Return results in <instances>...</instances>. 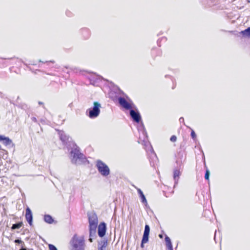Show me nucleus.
<instances>
[{
	"label": "nucleus",
	"mask_w": 250,
	"mask_h": 250,
	"mask_svg": "<svg viewBox=\"0 0 250 250\" xmlns=\"http://www.w3.org/2000/svg\"><path fill=\"white\" fill-rule=\"evenodd\" d=\"M109 95L112 100H118L120 105L126 110H130L135 106L132 101L128 102L125 99L126 95L116 85L109 92Z\"/></svg>",
	"instance_id": "f257e3e1"
},
{
	"label": "nucleus",
	"mask_w": 250,
	"mask_h": 250,
	"mask_svg": "<svg viewBox=\"0 0 250 250\" xmlns=\"http://www.w3.org/2000/svg\"><path fill=\"white\" fill-rule=\"evenodd\" d=\"M67 148L69 151V158L72 164L80 165L87 161L86 157L81 152L79 147L75 143H70Z\"/></svg>",
	"instance_id": "f03ea898"
},
{
	"label": "nucleus",
	"mask_w": 250,
	"mask_h": 250,
	"mask_svg": "<svg viewBox=\"0 0 250 250\" xmlns=\"http://www.w3.org/2000/svg\"><path fill=\"white\" fill-rule=\"evenodd\" d=\"M185 160V156L184 152H179L176 156V166L173 169V178L174 181L173 188H175L178 185L180 176L181 175L183 168V163Z\"/></svg>",
	"instance_id": "7ed1b4c3"
},
{
	"label": "nucleus",
	"mask_w": 250,
	"mask_h": 250,
	"mask_svg": "<svg viewBox=\"0 0 250 250\" xmlns=\"http://www.w3.org/2000/svg\"><path fill=\"white\" fill-rule=\"evenodd\" d=\"M71 250H84L85 247L84 239L83 236H79L75 234L70 241Z\"/></svg>",
	"instance_id": "20e7f679"
},
{
	"label": "nucleus",
	"mask_w": 250,
	"mask_h": 250,
	"mask_svg": "<svg viewBox=\"0 0 250 250\" xmlns=\"http://www.w3.org/2000/svg\"><path fill=\"white\" fill-rule=\"evenodd\" d=\"M101 108V104L99 102H94L93 106L86 110L85 114L90 119H95L99 116Z\"/></svg>",
	"instance_id": "39448f33"
},
{
	"label": "nucleus",
	"mask_w": 250,
	"mask_h": 250,
	"mask_svg": "<svg viewBox=\"0 0 250 250\" xmlns=\"http://www.w3.org/2000/svg\"><path fill=\"white\" fill-rule=\"evenodd\" d=\"M140 122L141 124L137 126V129L139 133L138 142L144 146H147L149 145L147 133L143 123L142 122Z\"/></svg>",
	"instance_id": "423d86ee"
},
{
	"label": "nucleus",
	"mask_w": 250,
	"mask_h": 250,
	"mask_svg": "<svg viewBox=\"0 0 250 250\" xmlns=\"http://www.w3.org/2000/svg\"><path fill=\"white\" fill-rule=\"evenodd\" d=\"M90 84L95 86H99L102 83L103 81H106L107 83L108 86L110 88V91L113 88V86H115L114 83L107 80H104L100 76L97 75L95 74H90L88 77Z\"/></svg>",
	"instance_id": "0eeeda50"
},
{
	"label": "nucleus",
	"mask_w": 250,
	"mask_h": 250,
	"mask_svg": "<svg viewBox=\"0 0 250 250\" xmlns=\"http://www.w3.org/2000/svg\"><path fill=\"white\" fill-rule=\"evenodd\" d=\"M96 167L99 172L104 177H106L110 174V169L105 163L98 160L96 162Z\"/></svg>",
	"instance_id": "6e6552de"
},
{
	"label": "nucleus",
	"mask_w": 250,
	"mask_h": 250,
	"mask_svg": "<svg viewBox=\"0 0 250 250\" xmlns=\"http://www.w3.org/2000/svg\"><path fill=\"white\" fill-rule=\"evenodd\" d=\"M146 147H148L147 149V148H146V151H150V154L149 156V161H150V164L152 167H155V165H156V163L158 161V159L157 157V156L156 154L154 153L152 146H150V143H149V145L147 146H145Z\"/></svg>",
	"instance_id": "1a4fd4ad"
},
{
	"label": "nucleus",
	"mask_w": 250,
	"mask_h": 250,
	"mask_svg": "<svg viewBox=\"0 0 250 250\" xmlns=\"http://www.w3.org/2000/svg\"><path fill=\"white\" fill-rule=\"evenodd\" d=\"M129 114L133 122L137 123L141 122V116L135 106L129 110Z\"/></svg>",
	"instance_id": "9d476101"
},
{
	"label": "nucleus",
	"mask_w": 250,
	"mask_h": 250,
	"mask_svg": "<svg viewBox=\"0 0 250 250\" xmlns=\"http://www.w3.org/2000/svg\"><path fill=\"white\" fill-rule=\"evenodd\" d=\"M0 142H2L3 145L8 147H14L15 144L13 143L11 139L8 137L0 135Z\"/></svg>",
	"instance_id": "9b49d317"
},
{
	"label": "nucleus",
	"mask_w": 250,
	"mask_h": 250,
	"mask_svg": "<svg viewBox=\"0 0 250 250\" xmlns=\"http://www.w3.org/2000/svg\"><path fill=\"white\" fill-rule=\"evenodd\" d=\"M17 60L19 62H20V60L14 58H0V67H5L7 66L8 65L11 64V62L12 61Z\"/></svg>",
	"instance_id": "f8f14e48"
},
{
	"label": "nucleus",
	"mask_w": 250,
	"mask_h": 250,
	"mask_svg": "<svg viewBox=\"0 0 250 250\" xmlns=\"http://www.w3.org/2000/svg\"><path fill=\"white\" fill-rule=\"evenodd\" d=\"M59 135L60 140L62 141L63 145H65L66 147L68 146V145L70 143H74L69 140V137L67 136L66 134L63 131H59Z\"/></svg>",
	"instance_id": "ddd939ff"
},
{
	"label": "nucleus",
	"mask_w": 250,
	"mask_h": 250,
	"mask_svg": "<svg viewBox=\"0 0 250 250\" xmlns=\"http://www.w3.org/2000/svg\"><path fill=\"white\" fill-rule=\"evenodd\" d=\"M106 225L104 222L101 223L98 227V234L99 237H104L106 233Z\"/></svg>",
	"instance_id": "4468645a"
},
{
	"label": "nucleus",
	"mask_w": 250,
	"mask_h": 250,
	"mask_svg": "<svg viewBox=\"0 0 250 250\" xmlns=\"http://www.w3.org/2000/svg\"><path fill=\"white\" fill-rule=\"evenodd\" d=\"M79 33L84 40L88 39L91 36V32L90 30L86 27L81 28L79 30Z\"/></svg>",
	"instance_id": "2eb2a0df"
},
{
	"label": "nucleus",
	"mask_w": 250,
	"mask_h": 250,
	"mask_svg": "<svg viewBox=\"0 0 250 250\" xmlns=\"http://www.w3.org/2000/svg\"><path fill=\"white\" fill-rule=\"evenodd\" d=\"M25 218L30 226L33 224V216L31 209L27 207L26 209Z\"/></svg>",
	"instance_id": "dca6fc26"
},
{
	"label": "nucleus",
	"mask_w": 250,
	"mask_h": 250,
	"mask_svg": "<svg viewBox=\"0 0 250 250\" xmlns=\"http://www.w3.org/2000/svg\"><path fill=\"white\" fill-rule=\"evenodd\" d=\"M88 222L89 224H97L98 225V220L96 213H90L88 214Z\"/></svg>",
	"instance_id": "f3484780"
},
{
	"label": "nucleus",
	"mask_w": 250,
	"mask_h": 250,
	"mask_svg": "<svg viewBox=\"0 0 250 250\" xmlns=\"http://www.w3.org/2000/svg\"><path fill=\"white\" fill-rule=\"evenodd\" d=\"M135 188L137 189L138 195L139 196V197L141 199L142 203L144 204V205L146 206V208L148 207V204L147 202V200L146 198V197L145 195L144 194L143 191L141 190V189L137 188L135 187Z\"/></svg>",
	"instance_id": "a211bd4d"
},
{
	"label": "nucleus",
	"mask_w": 250,
	"mask_h": 250,
	"mask_svg": "<svg viewBox=\"0 0 250 250\" xmlns=\"http://www.w3.org/2000/svg\"><path fill=\"white\" fill-rule=\"evenodd\" d=\"M107 245V241L106 240H103L99 242L98 250H106Z\"/></svg>",
	"instance_id": "6ab92c4d"
},
{
	"label": "nucleus",
	"mask_w": 250,
	"mask_h": 250,
	"mask_svg": "<svg viewBox=\"0 0 250 250\" xmlns=\"http://www.w3.org/2000/svg\"><path fill=\"white\" fill-rule=\"evenodd\" d=\"M40 62H42V63L39 64V67H43L44 68H47L50 66V64L51 63L53 64L55 62L54 61H46L45 62H43L41 61H40Z\"/></svg>",
	"instance_id": "aec40b11"
},
{
	"label": "nucleus",
	"mask_w": 250,
	"mask_h": 250,
	"mask_svg": "<svg viewBox=\"0 0 250 250\" xmlns=\"http://www.w3.org/2000/svg\"><path fill=\"white\" fill-rule=\"evenodd\" d=\"M166 245L168 250H173L171 240L167 235L165 237Z\"/></svg>",
	"instance_id": "412c9836"
},
{
	"label": "nucleus",
	"mask_w": 250,
	"mask_h": 250,
	"mask_svg": "<svg viewBox=\"0 0 250 250\" xmlns=\"http://www.w3.org/2000/svg\"><path fill=\"white\" fill-rule=\"evenodd\" d=\"M162 54V52L160 49L158 48H153L151 50V55L154 58L156 56H161Z\"/></svg>",
	"instance_id": "4be33fe9"
},
{
	"label": "nucleus",
	"mask_w": 250,
	"mask_h": 250,
	"mask_svg": "<svg viewBox=\"0 0 250 250\" xmlns=\"http://www.w3.org/2000/svg\"><path fill=\"white\" fill-rule=\"evenodd\" d=\"M44 221L48 224H52L54 222L53 218L48 214L45 215L44 216Z\"/></svg>",
	"instance_id": "5701e85b"
},
{
	"label": "nucleus",
	"mask_w": 250,
	"mask_h": 250,
	"mask_svg": "<svg viewBox=\"0 0 250 250\" xmlns=\"http://www.w3.org/2000/svg\"><path fill=\"white\" fill-rule=\"evenodd\" d=\"M240 34L244 37L250 38V27L247 28L246 29L244 30V31H242L240 32Z\"/></svg>",
	"instance_id": "b1692460"
},
{
	"label": "nucleus",
	"mask_w": 250,
	"mask_h": 250,
	"mask_svg": "<svg viewBox=\"0 0 250 250\" xmlns=\"http://www.w3.org/2000/svg\"><path fill=\"white\" fill-rule=\"evenodd\" d=\"M96 230H89V241L90 242H93V238L96 237Z\"/></svg>",
	"instance_id": "393cba45"
},
{
	"label": "nucleus",
	"mask_w": 250,
	"mask_h": 250,
	"mask_svg": "<svg viewBox=\"0 0 250 250\" xmlns=\"http://www.w3.org/2000/svg\"><path fill=\"white\" fill-rule=\"evenodd\" d=\"M22 225V223L21 222H19L16 224H14L12 225L11 227L12 229H20Z\"/></svg>",
	"instance_id": "a878e982"
},
{
	"label": "nucleus",
	"mask_w": 250,
	"mask_h": 250,
	"mask_svg": "<svg viewBox=\"0 0 250 250\" xmlns=\"http://www.w3.org/2000/svg\"><path fill=\"white\" fill-rule=\"evenodd\" d=\"M65 68L69 70V71L71 72H73L74 73H77L80 72V70L78 68L75 67H68L66 66Z\"/></svg>",
	"instance_id": "bb28decb"
},
{
	"label": "nucleus",
	"mask_w": 250,
	"mask_h": 250,
	"mask_svg": "<svg viewBox=\"0 0 250 250\" xmlns=\"http://www.w3.org/2000/svg\"><path fill=\"white\" fill-rule=\"evenodd\" d=\"M16 59V58H15ZM17 59L19 60L20 61V62H19L18 61H16V60H14V61H12V62H11V64H16L17 65V66H21V63H23V62L22 61V60L21 59H18V58H17Z\"/></svg>",
	"instance_id": "cd10ccee"
},
{
	"label": "nucleus",
	"mask_w": 250,
	"mask_h": 250,
	"mask_svg": "<svg viewBox=\"0 0 250 250\" xmlns=\"http://www.w3.org/2000/svg\"><path fill=\"white\" fill-rule=\"evenodd\" d=\"M149 234H143L142 240V243H146L148 241Z\"/></svg>",
	"instance_id": "c85d7f7f"
},
{
	"label": "nucleus",
	"mask_w": 250,
	"mask_h": 250,
	"mask_svg": "<svg viewBox=\"0 0 250 250\" xmlns=\"http://www.w3.org/2000/svg\"><path fill=\"white\" fill-rule=\"evenodd\" d=\"M97 224H89V230H96L97 228Z\"/></svg>",
	"instance_id": "c756f323"
},
{
	"label": "nucleus",
	"mask_w": 250,
	"mask_h": 250,
	"mask_svg": "<svg viewBox=\"0 0 250 250\" xmlns=\"http://www.w3.org/2000/svg\"><path fill=\"white\" fill-rule=\"evenodd\" d=\"M150 231V228L148 225H146L145 227V230L144 232V234H149Z\"/></svg>",
	"instance_id": "7c9ffc66"
},
{
	"label": "nucleus",
	"mask_w": 250,
	"mask_h": 250,
	"mask_svg": "<svg viewBox=\"0 0 250 250\" xmlns=\"http://www.w3.org/2000/svg\"><path fill=\"white\" fill-rule=\"evenodd\" d=\"M210 172L209 170L207 168L206 170V173L205 175V178L206 180H209V176Z\"/></svg>",
	"instance_id": "2f4dec72"
},
{
	"label": "nucleus",
	"mask_w": 250,
	"mask_h": 250,
	"mask_svg": "<svg viewBox=\"0 0 250 250\" xmlns=\"http://www.w3.org/2000/svg\"><path fill=\"white\" fill-rule=\"evenodd\" d=\"M65 14L68 17H72L74 15L73 13L69 10L66 11Z\"/></svg>",
	"instance_id": "473e14b6"
},
{
	"label": "nucleus",
	"mask_w": 250,
	"mask_h": 250,
	"mask_svg": "<svg viewBox=\"0 0 250 250\" xmlns=\"http://www.w3.org/2000/svg\"><path fill=\"white\" fill-rule=\"evenodd\" d=\"M191 137L194 141H195L196 140V135L195 132L193 130H192L191 132Z\"/></svg>",
	"instance_id": "72a5a7b5"
},
{
	"label": "nucleus",
	"mask_w": 250,
	"mask_h": 250,
	"mask_svg": "<svg viewBox=\"0 0 250 250\" xmlns=\"http://www.w3.org/2000/svg\"><path fill=\"white\" fill-rule=\"evenodd\" d=\"M14 242L15 243H17V244H22L21 246H24V242L22 241H21V240L19 239H16L14 241Z\"/></svg>",
	"instance_id": "f704fd0d"
},
{
	"label": "nucleus",
	"mask_w": 250,
	"mask_h": 250,
	"mask_svg": "<svg viewBox=\"0 0 250 250\" xmlns=\"http://www.w3.org/2000/svg\"><path fill=\"white\" fill-rule=\"evenodd\" d=\"M167 41V38L166 37H163L161 39H159L158 41H157V44L160 46L161 45L160 44V42L161 41H164V42H166Z\"/></svg>",
	"instance_id": "c9c22d12"
},
{
	"label": "nucleus",
	"mask_w": 250,
	"mask_h": 250,
	"mask_svg": "<svg viewBox=\"0 0 250 250\" xmlns=\"http://www.w3.org/2000/svg\"><path fill=\"white\" fill-rule=\"evenodd\" d=\"M49 250H57L56 247L52 244L49 245Z\"/></svg>",
	"instance_id": "e433bc0d"
},
{
	"label": "nucleus",
	"mask_w": 250,
	"mask_h": 250,
	"mask_svg": "<svg viewBox=\"0 0 250 250\" xmlns=\"http://www.w3.org/2000/svg\"><path fill=\"white\" fill-rule=\"evenodd\" d=\"M177 140V137L175 135H172L170 138V140L172 142H175Z\"/></svg>",
	"instance_id": "4c0bfd02"
},
{
	"label": "nucleus",
	"mask_w": 250,
	"mask_h": 250,
	"mask_svg": "<svg viewBox=\"0 0 250 250\" xmlns=\"http://www.w3.org/2000/svg\"><path fill=\"white\" fill-rule=\"evenodd\" d=\"M5 98H6L5 94H4L2 92L0 91V99H4Z\"/></svg>",
	"instance_id": "58836bf2"
},
{
	"label": "nucleus",
	"mask_w": 250,
	"mask_h": 250,
	"mask_svg": "<svg viewBox=\"0 0 250 250\" xmlns=\"http://www.w3.org/2000/svg\"><path fill=\"white\" fill-rule=\"evenodd\" d=\"M179 122H180V123H183L185 124V123H184V118H183V117H181V118H180V119H179Z\"/></svg>",
	"instance_id": "ea45409f"
},
{
	"label": "nucleus",
	"mask_w": 250,
	"mask_h": 250,
	"mask_svg": "<svg viewBox=\"0 0 250 250\" xmlns=\"http://www.w3.org/2000/svg\"><path fill=\"white\" fill-rule=\"evenodd\" d=\"M31 120L32 121L34 122H37V119L34 117H33L31 118Z\"/></svg>",
	"instance_id": "a19ab883"
},
{
	"label": "nucleus",
	"mask_w": 250,
	"mask_h": 250,
	"mask_svg": "<svg viewBox=\"0 0 250 250\" xmlns=\"http://www.w3.org/2000/svg\"><path fill=\"white\" fill-rule=\"evenodd\" d=\"M20 250H28L27 248L24 247L23 246H21V247Z\"/></svg>",
	"instance_id": "79ce46f5"
},
{
	"label": "nucleus",
	"mask_w": 250,
	"mask_h": 250,
	"mask_svg": "<svg viewBox=\"0 0 250 250\" xmlns=\"http://www.w3.org/2000/svg\"><path fill=\"white\" fill-rule=\"evenodd\" d=\"M144 244L145 243H142V241L141 242V248H143L144 247Z\"/></svg>",
	"instance_id": "37998d69"
},
{
	"label": "nucleus",
	"mask_w": 250,
	"mask_h": 250,
	"mask_svg": "<svg viewBox=\"0 0 250 250\" xmlns=\"http://www.w3.org/2000/svg\"><path fill=\"white\" fill-rule=\"evenodd\" d=\"M38 104L40 105H43V103L42 102H39Z\"/></svg>",
	"instance_id": "c03bdc74"
},
{
	"label": "nucleus",
	"mask_w": 250,
	"mask_h": 250,
	"mask_svg": "<svg viewBox=\"0 0 250 250\" xmlns=\"http://www.w3.org/2000/svg\"><path fill=\"white\" fill-rule=\"evenodd\" d=\"M208 6H209V7L212 6L213 5V4H210V3H208Z\"/></svg>",
	"instance_id": "a18cd8bd"
},
{
	"label": "nucleus",
	"mask_w": 250,
	"mask_h": 250,
	"mask_svg": "<svg viewBox=\"0 0 250 250\" xmlns=\"http://www.w3.org/2000/svg\"><path fill=\"white\" fill-rule=\"evenodd\" d=\"M216 231H215V234H214V240H215V237H216Z\"/></svg>",
	"instance_id": "49530a36"
},
{
	"label": "nucleus",
	"mask_w": 250,
	"mask_h": 250,
	"mask_svg": "<svg viewBox=\"0 0 250 250\" xmlns=\"http://www.w3.org/2000/svg\"><path fill=\"white\" fill-rule=\"evenodd\" d=\"M159 237H160V238H162V237H163V236H162V234H160V235H159Z\"/></svg>",
	"instance_id": "de8ad7c7"
},
{
	"label": "nucleus",
	"mask_w": 250,
	"mask_h": 250,
	"mask_svg": "<svg viewBox=\"0 0 250 250\" xmlns=\"http://www.w3.org/2000/svg\"><path fill=\"white\" fill-rule=\"evenodd\" d=\"M24 65H26L28 67V66H27V64H26L25 63H24Z\"/></svg>",
	"instance_id": "09e8293b"
},
{
	"label": "nucleus",
	"mask_w": 250,
	"mask_h": 250,
	"mask_svg": "<svg viewBox=\"0 0 250 250\" xmlns=\"http://www.w3.org/2000/svg\"><path fill=\"white\" fill-rule=\"evenodd\" d=\"M10 103H11V104H14V103H12V102H11V101H10Z\"/></svg>",
	"instance_id": "8fccbe9b"
}]
</instances>
